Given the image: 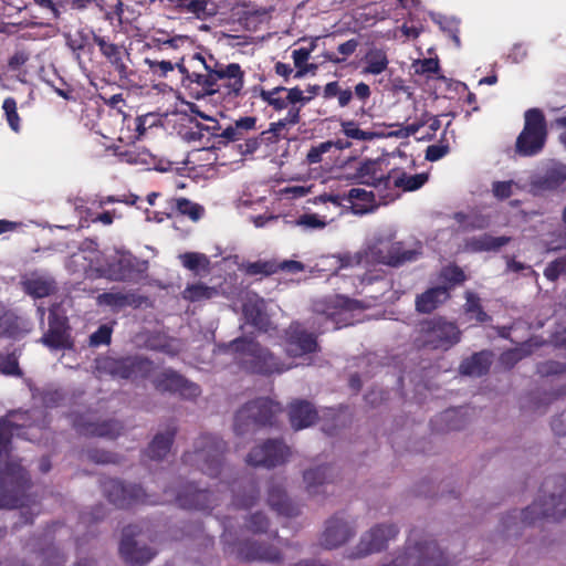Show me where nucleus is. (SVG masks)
<instances>
[{
	"label": "nucleus",
	"instance_id": "1",
	"mask_svg": "<svg viewBox=\"0 0 566 566\" xmlns=\"http://www.w3.org/2000/svg\"><path fill=\"white\" fill-rule=\"evenodd\" d=\"M394 239L395 231L391 228L380 229L367 241L366 247L354 256H326L321 260L319 265L323 270H331L332 268L343 269L354 263L398 265L413 260L416 252L406 250L401 242Z\"/></svg>",
	"mask_w": 566,
	"mask_h": 566
},
{
	"label": "nucleus",
	"instance_id": "2",
	"mask_svg": "<svg viewBox=\"0 0 566 566\" xmlns=\"http://www.w3.org/2000/svg\"><path fill=\"white\" fill-rule=\"evenodd\" d=\"M193 71H189L185 65L177 64L181 73V85L188 94L197 99L217 94L219 84H216L217 61L213 56H205L197 53L192 56Z\"/></svg>",
	"mask_w": 566,
	"mask_h": 566
},
{
	"label": "nucleus",
	"instance_id": "3",
	"mask_svg": "<svg viewBox=\"0 0 566 566\" xmlns=\"http://www.w3.org/2000/svg\"><path fill=\"white\" fill-rule=\"evenodd\" d=\"M566 515V479L546 486L531 505L520 513V523L532 525L541 518L558 520Z\"/></svg>",
	"mask_w": 566,
	"mask_h": 566
},
{
	"label": "nucleus",
	"instance_id": "4",
	"mask_svg": "<svg viewBox=\"0 0 566 566\" xmlns=\"http://www.w3.org/2000/svg\"><path fill=\"white\" fill-rule=\"evenodd\" d=\"M219 350L233 356L239 364L258 373L281 371L268 350L261 348L258 343L251 339L241 338L220 347Z\"/></svg>",
	"mask_w": 566,
	"mask_h": 566
},
{
	"label": "nucleus",
	"instance_id": "5",
	"mask_svg": "<svg viewBox=\"0 0 566 566\" xmlns=\"http://www.w3.org/2000/svg\"><path fill=\"white\" fill-rule=\"evenodd\" d=\"M375 190L376 191H367L361 188H352L344 195H322L317 198V201H329L337 207L348 203L355 214H365L374 211L380 205H387L397 197V195L394 193L382 195L381 189Z\"/></svg>",
	"mask_w": 566,
	"mask_h": 566
},
{
	"label": "nucleus",
	"instance_id": "6",
	"mask_svg": "<svg viewBox=\"0 0 566 566\" xmlns=\"http://www.w3.org/2000/svg\"><path fill=\"white\" fill-rule=\"evenodd\" d=\"M369 306V304H366ZM365 305L358 301L348 300L345 296L336 295L315 305V312L326 318L324 329H329L331 322L334 329L340 328L358 322L356 312H359Z\"/></svg>",
	"mask_w": 566,
	"mask_h": 566
},
{
	"label": "nucleus",
	"instance_id": "7",
	"mask_svg": "<svg viewBox=\"0 0 566 566\" xmlns=\"http://www.w3.org/2000/svg\"><path fill=\"white\" fill-rule=\"evenodd\" d=\"M547 137L545 117L537 108L525 113V125L516 140V153L521 156L537 155L544 147Z\"/></svg>",
	"mask_w": 566,
	"mask_h": 566
},
{
	"label": "nucleus",
	"instance_id": "8",
	"mask_svg": "<svg viewBox=\"0 0 566 566\" xmlns=\"http://www.w3.org/2000/svg\"><path fill=\"white\" fill-rule=\"evenodd\" d=\"M28 476L23 468L10 460L0 468V507H22L24 503L17 494L24 492Z\"/></svg>",
	"mask_w": 566,
	"mask_h": 566
},
{
	"label": "nucleus",
	"instance_id": "9",
	"mask_svg": "<svg viewBox=\"0 0 566 566\" xmlns=\"http://www.w3.org/2000/svg\"><path fill=\"white\" fill-rule=\"evenodd\" d=\"M422 343L437 349H449L460 340L461 332L454 323L442 318L427 321L421 325Z\"/></svg>",
	"mask_w": 566,
	"mask_h": 566
},
{
	"label": "nucleus",
	"instance_id": "10",
	"mask_svg": "<svg viewBox=\"0 0 566 566\" xmlns=\"http://www.w3.org/2000/svg\"><path fill=\"white\" fill-rule=\"evenodd\" d=\"M280 411L281 408L277 403L268 398H260L238 411L235 416V430L242 433L245 431V428L271 422V419Z\"/></svg>",
	"mask_w": 566,
	"mask_h": 566
},
{
	"label": "nucleus",
	"instance_id": "11",
	"mask_svg": "<svg viewBox=\"0 0 566 566\" xmlns=\"http://www.w3.org/2000/svg\"><path fill=\"white\" fill-rule=\"evenodd\" d=\"M96 369L99 374H108L117 378H130L133 376H146L150 370V363L138 357H101L96 360Z\"/></svg>",
	"mask_w": 566,
	"mask_h": 566
},
{
	"label": "nucleus",
	"instance_id": "12",
	"mask_svg": "<svg viewBox=\"0 0 566 566\" xmlns=\"http://www.w3.org/2000/svg\"><path fill=\"white\" fill-rule=\"evenodd\" d=\"M103 253L90 243L74 253L66 263L69 271L84 273L88 276H101V273H109L102 262Z\"/></svg>",
	"mask_w": 566,
	"mask_h": 566
},
{
	"label": "nucleus",
	"instance_id": "13",
	"mask_svg": "<svg viewBox=\"0 0 566 566\" xmlns=\"http://www.w3.org/2000/svg\"><path fill=\"white\" fill-rule=\"evenodd\" d=\"M216 84H219L217 94L235 98L241 94L244 86V73L237 63L221 64L217 61Z\"/></svg>",
	"mask_w": 566,
	"mask_h": 566
},
{
	"label": "nucleus",
	"instance_id": "14",
	"mask_svg": "<svg viewBox=\"0 0 566 566\" xmlns=\"http://www.w3.org/2000/svg\"><path fill=\"white\" fill-rule=\"evenodd\" d=\"M398 533L394 524H381L366 532L357 546L356 557H361L382 549Z\"/></svg>",
	"mask_w": 566,
	"mask_h": 566
},
{
	"label": "nucleus",
	"instance_id": "15",
	"mask_svg": "<svg viewBox=\"0 0 566 566\" xmlns=\"http://www.w3.org/2000/svg\"><path fill=\"white\" fill-rule=\"evenodd\" d=\"M289 448L280 441H269L255 447L248 455V463L252 465L275 467L287 459Z\"/></svg>",
	"mask_w": 566,
	"mask_h": 566
},
{
	"label": "nucleus",
	"instance_id": "16",
	"mask_svg": "<svg viewBox=\"0 0 566 566\" xmlns=\"http://www.w3.org/2000/svg\"><path fill=\"white\" fill-rule=\"evenodd\" d=\"M286 353L292 357L307 356L317 349V342L313 334L306 333L298 324H292L286 336Z\"/></svg>",
	"mask_w": 566,
	"mask_h": 566
},
{
	"label": "nucleus",
	"instance_id": "17",
	"mask_svg": "<svg viewBox=\"0 0 566 566\" xmlns=\"http://www.w3.org/2000/svg\"><path fill=\"white\" fill-rule=\"evenodd\" d=\"M381 161L367 159L359 163L356 168V172L348 177V179L371 186L375 189H387L388 188V176H385V172L381 168Z\"/></svg>",
	"mask_w": 566,
	"mask_h": 566
},
{
	"label": "nucleus",
	"instance_id": "18",
	"mask_svg": "<svg viewBox=\"0 0 566 566\" xmlns=\"http://www.w3.org/2000/svg\"><path fill=\"white\" fill-rule=\"evenodd\" d=\"M160 390L179 392L185 398H195L200 394L199 387L172 370H164L156 377Z\"/></svg>",
	"mask_w": 566,
	"mask_h": 566
},
{
	"label": "nucleus",
	"instance_id": "19",
	"mask_svg": "<svg viewBox=\"0 0 566 566\" xmlns=\"http://www.w3.org/2000/svg\"><path fill=\"white\" fill-rule=\"evenodd\" d=\"M355 534L352 522L335 517L328 521L322 537V544L326 548H336L345 544Z\"/></svg>",
	"mask_w": 566,
	"mask_h": 566
},
{
	"label": "nucleus",
	"instance_id": "20",
	"mask_svg": "<svg viewBox=\"0 0 566 566\" xmlns=\"http://www.w3.org/2000/svg\"><path fill=\"white\" fill-rule=\"evenodd\" d=\"M42 342L51 348H65L70 346L66 318L57 314L55 310L50 311L49 331L43 336Z\"/></svg>",
	"mask_w": 566,
	"mask_h": 566
},
{
	"label": "nucleus",
	"instance_id": "21",
	"mask_svg": "<svg viewBox=\"0 0 566 566\" xmlns=\"http://www.w3.org/2000/svg\"><path fill=\"white\" fill-rule=\"evenodd\" d=\"M119 551L126 560L136 564L146 563L150 560L155 555V553L150 548L140 545L139 541L133 539L130 537V532L128 530L125 531L124 533Z\"/></svg>",
	"mask_w": 566,
	"mask_h": 566
},
{
	"label": "nucleus",
	"instance_id": "22",
	"mask_svg": "<svg viewBox=\"0 0 566 566\" xmlns=\"http://www.w3.org/2000/svg\"><path fill=\"white\" fill-rule=\"evenodd\" d=\"M264 301L262 298H260L256 294L247 293L242 306L244 316L252 325L259 329L266 331L269 326V319L264 313Z\"/></svg>",
	"mask_w": 566,
	"mask_h": 566
},
{
	"label": "nucleus",
	"instance_id": "23",
	"mask_svg": "<svg viewBox=\"0 0 566 566\" xmlns=\"http://www.w3.org/2000/svg\"><path fill=\"white\" fill-rule=\"evenodd\" d=\"M331 482V471L327 467H316L304 472L306 492L312 496L325 494Z\"/></svg>",
	"mask_w": 566,
	"mask_h": 566
},
{
	"label": "nucleus",
	"instance_id": "24",
	"mask_svg": "<svg viewBox=\"0 0 566 566\" xmlns=\"http://www.w3.org/2000/svg\"><path fill=\"white\" fill-rule=\"evenodd\" d=\"M449 298V286H436L419 295L416 306L419 312L430 313Z\"/></svg>",
	"mask_w": 566,
	"mask_h": 566
},
{
	"label": "nucleus",
	"instance_id": "25",
	"mask_svg": "<svg viewBox=\"0 0 566 566\" xmlns=\"http://www.w3.org/2000/svg\"><path fill=\"white\" fill-rule=\"evenodd\" d=\"M317 417L316 410L311 403L298 401L291 405L290 420L295 430H301L312 426Z\"/></svg>",
	"mask_w": 566,
	"mask_h": 566
},
{
	"label": "nucleus",
	"instance_id": "26",
	"mask_svg": "<svg viewBox=\"0 0 566 566\" xmlns=\"http://www.w3.org/2000/svg\"><path fill=\"white\" fill-rule=\"evenodd\" d=\"M428 127V132L426 134H422L418 139H426L430 138L432 134H434L440 128V120L434 116H428L426 115L423 119L417 123H412L407 125L406 127L389 133L388 136H395V137H409L411 135H416L420 132L421 128Z\"/></svg>",
	"mask_w": 566,
	"mask_h": 566
},
{
	"label": "nucleus",
	"instance_id": "27",
	"mask_svg": "<svg viewBox=\"0 0 566 566\" xmlns=\"http://www.w3.org/2000/svg\"><path fill=\"white\" fill-rule=\"evenodd\" d=\"M509 237L475 235L467 240L465 249L471 252L497 251L510 242Z\"/></svg>",
	"mask_w": 566,
	"mask_h": 566
},
{
	"label": "nucleus",
	"instance_id": "28",
	"mask_svg": "<svg viewBox=\"0 0 566 566\" xmlns=\"http://www.w3.org/2000/svg\"><path fill=\"white\" fill-rule=\"evenodd\" d=\"M23 286L28 294L44 297L54 290V281L50 276L31 273L24 277Z\"/></svg>",
	"mask_w": 566,
	"mask_h": 566
},
{
	"label": "nucleus",
	"instance_id": "29",
	"mask_svg": "<svg viewBox=\"0 0 566 566\" xmlns=\"http://www.w3.org/2000/svg\"><path fill=\"white\" fill-rule=\"evenodd\" d=\"M256 117L245 116L237 119L232 125H229L222 130L220 137L226 142H237L243 139L245 135L256 129Z\"/></svg>",
	"mask_w": 566,
	"mask_h": 566
},
{
	"label": "nucleus",
	"instance_id": "30",
	"mask_svg": "<svg viewBox=\"0 0 566 566\" xmlns=\"http://www.w3.org/2000/svg\"><path fill=\"white\" fill-rule=\"evenodd\" d=\"M566 181V166L552 163L544 177L533 180L534 187L539 189H556Z\"/></svg>",
	"mask_w": 566,
	"mask_h": 566
},
{
	"label": "nucleus",
	"instance_id": "31",
	"mask_svg": "<svg viewBox=\"0 0 566 566\" xmlns=\"http://www.w3.org/2000/svg\"><path fill=\"white\" fill-rule=\"evenodd\" d=\"M428 180L426 174L407 175L405 172H395L388 175V188L394 185L403 191H413L421 188Z\"/></svg>",
	"mask_w": 566,
	"mask_h": 566
},
{
	"label": "nucleus",
	"instance_id": "32",
	"mask_svg": "<svg viewBox=\"0 0 566 566\" xmlns=\"http://www.w3.org/2000/svg\"><path fill=\"white\" fill-rule=\"evenodd\" d=\"M114 258L116 259V262H109L108 259L103 255L102 262L104 263V266L109 270V273H101V276L122 280L126 277V274L132 266V256L125 252H117Z\"/></svg>",
	"mask_w": 566,
	"mask_h": 566
},
{
	"label": "nucleus",
	"instance_id": "33",
	"mask_svg": "<svg viewBox=\"0 0 566 566\" xmlns=\"http://www.w3.org/2000/svg\"><path fill=\"white\" fill-rule=\"evenodd\" d=\"M364 63L363 73L378 75L387 70L389 60L384 50L373 48L366 53Z\"/></svg>",
	"mask_w": 566,
	"mask_h": 566
},
{
	"label": "nucleus",
	"instance_id": "34",
	"mask_svg": "<svg viewBox=\"0 0 566 566\" xmlns=\"http://www.w3.org/2000/svg\"><path fill=\"white\" fill-rule=\"evenodd\" d=\"M491 364V355L486 352L474 354L460 365V371L468 376H481L488 371Z\"/></svg>",
	"mask_w": 566,
	"mask_h": 566
},
{
	"label": "nucleus",
	"instance_id": "35",
	"mask_svg": "<svg viewBox=\"0 0 566 566\" xmlns=\"http://www.w3.org/2000/svg\"><path fill=\"white\" fill-rule=\"evenodd\" d=\"M20 424L11 419L0 420V459L4 461L9 458V444L11 442V438L15 434L20 436L19 431Z\"/></svg>",
	"mask_w": 566,
	"mask_h": 566
},
{
	"label": "nucleus",
	"instance_id": "36",
	"mask_svg": "<svg viewBox=\"0 0 566 566\" xmlns=\"http://www.w3.org/2000/svg\"><path fill=\"white\" fill-rule=\"evenodd\" d=\"M105 491L107 492L109 500L118 506L129 504L130 500H139L138 494H133L132 491L127 490L118 481H112L106 484Z\"/></svg>",
	"mask_w": 566,
	"mask_h": 566
},
{
	"label": "nucleus",
	"instance_id": "37",
	"mask_svg": "<svg viewBox=\"0 0 566 566\" xmlns=\"http://www.w3.org/2000/svg\"><path fill=\"white\" fill-rule=\"evenodd\" d=\"M217 295L218 290L216 287L207 286L202 283L188 285L182 292L184 298L189 302H203Z\"/></svg>",
	"mask_w": 566,
	"mask_h": 566
},
{
	"label": "nucleus",
	"instance_id": "38",
	"mask_svg": "<svg viewBox=\"0 0 566 566\" xmlns=\"http://www.w3.org/2000/svg\"><path fill=\"white\" fill-rule=\"evenodd\" d=\"M95 44L99 48L101 53L117 69H124V64L122 61V48L109 43L103 36H94Z\"/></svg>",
	"mask_w": 566,
	"mask_h": 566
},
{
	"label": "nucleus",
	"instance_id": "39",
	"mask_svg": "<svg viewBox=\"0 0 566 566\" xmlns=\"http://www.w3.org/2000/svg\"><path fill=\"white\" fill-rule=\"evenodd\" d=\"M340 128L344 135L348 138L361 142H370L376 138H380L385 136L381 133L371 132V130H363L358 127V125L354 120H343L340 123Z\"/></svg>",
	"mask_w": 566,
	"mask_h": 566
},
{
	"label": "nucleus",
	"instance_id": "40",
	"mask_svg": "<svg viewBox=\"0 0 566 566\" xmlns=\"http://www.w3.org/2000/svg\"><path fill=\"white\" fill-rule=\"evenodd\" d=\"M455 219L465 229H484L490 226V217L480 212L457 213Z\"/></svg>",
	"mask_w": 566,
	"mask_h": 566
},
{
	"label": "nucleus",
	"instance_id": "41",
	"mask_svg": "<svg viewBox=\"0 0 566 566\" xmlns=\"http://www.w3.org/2000/svg\"><path fill=\"white\" fill-rule=\"evenodd\" d=\"M172 437L170 433L158 434L149 446L148 452L151 459H163L170 450Z\"/></svg>",
	"mask_w": 566,
	"mask_h": 566
},
{
	"label": "nucleus",
	"instance_id": "42",
	"mask_svg": "<svg viewBox=\"0 0 566 566\" xmlns=\"http://www.w3.org/2000/svg\"><path fill=\"white\" fill-rule=\"evenodd\" d=\"M245 556L250 559H260L270 563H282L284 556H282L276 547H266L263 548L261 546L256 548H251L245 553Z\"/></svg>",
	"mask_w": 566,
	"mask_h": 566
},
{
	"label": "nucleus",
	"instance_id": "43",
	"mask_svg": "<svg viewBox=\"0 0 566 566\" xmlns=\"http://www.w3.org/2000/svg\"><path fill=\"white\" fill-rule=\"evenodd\" d=\"M465 316L469 321L479 323H483L488 319V315L481 308L479 297L471 292L467 293Z\"/></svg>",
	"mask_w": 566,
	"mask_h": 566
},
{
	"label": "nucleus",
	"instance_id": "44",
	"mask_svg": "<svg viewBox=\"0 0 566 566\" xmlns=\"http://www.w3.org/2000/svg\"><path fill=\"white\" fill-rule=\"evenodd\" d=\"M285 87H276L271 91H262L261 98L277 111L289 107Z\"/></svg>",
	"mask_w": 566,
	"mask_h": 566
},
{
	"label": "nucleus",
	"instance_id": "45",
	"mask_svg": "<svg viewBox=\"0 0 566 566\" xmlns=\"http://www.w3.org/2000/svg\"><path fill=\"white\" fill-rule=\"evenodd\" d=\"M179 258L185 268L195 272L205 271L208 269L209 265L208 258L201 253L188 252L181 254Z\"/></svg>",
	"mask_w": 566,
	"mask_h": 566
},
{
	"label": "nucleus",
	"instance_id": "46",
	"mask_svg": "<svg viewBox=\"0 0 566 566\" xmlns=\"http://www.w3.org/2000/svg\"><path fill=\"white\" fill-rule=\"evenodd\" d=\"M2 109L8 122L9 127L14 132L21 130L20 116L17 111V102L12 97H7L3 101Z\"/></svg>",
	"mask_w": 566,
	"mask_h": 566
},
{
	"label": "nucleus",
	"instance_id": "47",
	"mask_svg": "<svg viewBox=\"0 0 566 566\" xmlns=\"http://www.w3.org/2000/svg\"><path fill=\"white\" fill-rule=\"evenodd\" d=\"M128 296L119 292H108L97 296L98 305L108 306L113 310L123 307L128 304Z\"/></svg>",
	"mask_w": 566,
	"mask_h": 566
},
{
	"label": "nucleus",
	"instance_id": "48",
	"mask_svg": "<svg viewBox=\"0 0 566 566\" xmlns=\"http://www.w3.org/2000/svg\"><path fill=\"white\" fill-rule=\"evenodd\" d=\"M175 207L178 212L188 216L193 221L200 219L203 212L202 207L184 198L176 199Z\"/></svg>",
	"mask_w": 566,
	"mask_h": 566
},
{
	"label": "nucleus",
	"instance_id": "49",
	"mask_svg": "<svg viewBox=\"0 0 566 566\" xmlns=\"http://www.w3.org/2000/svg\"><path fill=\"white\" fill-rule=\"evenodd\" d=\"M294 223L307 230H316L325 228L327 220L325 217H321L316 213H304L300 216Z\"/></svg>",
	"mask_w": 566,
	"mask_h": 566
},
{
	"label": "nucleus",
	"instance_id": "50",
	"mask_svg": "<svg viewBox=\"0 0 566 566\" xmlns=\"http://www.w3.org/2000/svg\"><path fill=\"white\" fill-rule=\"evenodd\" d=\"M120 424L116 421L103 422L99 424H94L86 429V432L90 434H95L99 437H108L114 438L119 433Z\"/></svg>",
	"mask_w": 566,
	"mask_h": 566
},
{
	"label": "nucleus",
	"instance_id": "51",
	"mask_svg": "<svg viewBox=\"0 0 566 566\" xmlns=\"http://www.w3.org/2000/svg\"><path fill=\"white\" fill-rule=\"evenodd\" d=\"M269 502L279 513L291 515L290 504L284 492L277 488L270 492Z\"/></svg>",
	"mask_w": 566,
	"mask_h": 566
},
{
	"label": "nucleus",
	"instance_id": "52",
	"mask_svg": "<svg viewBox=\"0 0 566 566\" xmlns=\"http://www.w3.org/2000/svg\"><path fill=\"white\" fill-rule=\"evenodd\" d=\"M517 188V184L512 180L494 181L492 185V192L495 198L503 200L511 197Z\"/></svg>",
	"mask_w": 566,
	"mask_h": 566
},
{
	"label": "nucleus",
	"instance_id": "53",
	"mask_svg": "<svg viewBox=\"0 0 566 566\" xmlns=\"http://www.w3.org/2000/svg\"><path fill=\"white\" fill-rule=\"evenodd\" d=\"M333 150L331 142H324L319 145L312 147L307 153V161L310 164H318L324 160V155Z\"/></svg>",
	"mask_w": 566,
	"mask_h": 566
},
{
	"label": "nucleus",
	"instance_id": "54",
	"mask_svg": "<svg viewBox=\"0 0 566 566\" xmlns=\"http://www.w3.org/2000/svg\"><path fill=\"white\" fill-rule=\"evenodd\" d=\"M180 9L188 13L195 14L197 18H203L207 13L206 0H184Z\"/></svg>",
	"mask_w": 566,
	"mask_h": 566
},
{
	"label": "nucleus",
	"instance_id": "55",
	"mask_svg": "<svg viewBox=\"0 0 566 566\" xmlns=\"http://www.w3.org/2000/svg\"><path fill=\"white\" fill-rule=\"evenodd\" d=\"M0 373L4 375H19L17 357L11 355H0Z\"/></svg>",
	"mask_w": 566,
	"mask_h": 566
},
{
	"label": "nucleus",
	"instance_id": "56",
	"mask_svg": "<svg viewBox=\"0 0 566 566\" xmlns=\"http://www.w3.org/2000/svg\"><path fill=\"white\" fill-rule=\"evenodd\" d=\"M104 4L108 8L105 12V17L107 20L117 19L122 21V17L124 13V4L120 0H103Z\"/></svg>",
	"mask_w": 566,
	"mask_h": 566
},
{
	"label": "nucleus",
	"instance_id": "57",
	"mask_svg": "<svg viewBox=\"0 0 566 566\" xmlns=\"http://www.w3.org/2000/svg\"><path fill=\"white\" fill-rule=\"evenodd\" d=\"M441 276L447 283L451 285L461 283L465 279L463 271L458 266L444 268L441 272Z\"/></svg>",
	"mask_w": 566,
	"mask_h": 566
},
{
	"label": "nucleus",
	"instance_id": "58",
	"mask_svg": "<svg viewBox=\"0 0 566 566\" xmlns=\"http://www.w3.org/2000/svg\"><path fill=\"white\" fill-rule=\"evenodd\" d=\"M284 94L286 95L289 106L302 107L310 101V97L304 96L303 91L297 87L290 90L285 88Z\"/></svg>",
	"mask_w": 566,
	"mask_h": 566
},
{
	"label": "nucleus",
	"instance_id": "59",
	"mask_svg": "<svg viewBox=\"0 0 566 566\" xmlns=\"http://www.w3.org/2000/svg\"><path fill=\"white\" fill-rule=\"evenodd\" d=\"M247 527L252 533H262L268 527V520L261 513L252 514L248 520Z\"/></svg>",
	"mask_w": 566,
	"mask_h": 566
},
{
	"label": "nucleus",
	"instance_id": "60",
	"mask_svg": "<svg viewBox=\"0 0 566 566\" xmlns=\"http://www.w3.org/2000/svg\"><path fill=\"white\" fill-rule=\"evenodd\" d=\"M112 329L107 325H102L96 332L90 337V344L93 346H99L108 344L111 340Z\"/></svg>",
	"mask_w": 566,
	"mask_h": 566
},
{
	"label": "nucleus",
	"instance_id": "61",
	"mask_svg": "<svg viewBox=\"0 0 566 566\" xmlns=\"http://www.w3.org/2000/svg\"><path fill=\"white\" fill-rule=\"evenodd\" d=\"M145 63L148 64L149 69L160 75L166 76L169 72L174 70V64L169 61H153L149 59L145 60Z\"/></svg>",
	"mask_w": 566,
	"mask_h": 566
},
{
	"label": "nucleus",
	"instance_id": "62",
	"mask_svg": "<svg viewBox=\"0 0 566 566\" xmlns=\"http://www.w3.org/2000/svg\"><path fill=\"white\" fill-rule=\"evenodd\" d=\"M562 273H566V259H560L552 264H549L545 270V276L554 281L556 280Z\"/></svg>",
	"mask_w": 566,
	"mask_h": 566
},
{
	"label": "nucleus",
	"instance_id": "63",
	"mask_svg": "<svg viewBox=\"0 0 566 566\" xmlns=\"http://www.w3.org/2000/svg\"><path fill=\"white\" fill-rule=\"evenodd\" d=\"M313 45L311 48H300L292 52L294 64L297 69L302 70L310 59Z\"/></svg>",
	"mask_w": 566,
	"mask_h": 566
},
{
	"label": "nucleus",
	"instance_id": "64",
	"mask_svg": "<svg viewBox=\"0 0 566 566\" xmlns=\"http://www.w3.org/2000/svg\"><path fill=\"white\" fill-rule=\"evenodd\" d=\"M449 153L447 145H431L427 148L426 159L430 161H437L444 157Z\"/></svg>",
	"mask_w": 566,
	"mask_h": 566
}]
</instances>
